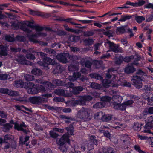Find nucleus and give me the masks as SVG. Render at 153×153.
<instances>
[{"label":"nucleus","mask_w":153,"mask_h":153,"mask_svg":"<svg viewBox=\"0 0 153 153\" xmlns=\"http://www.w3.org/2000/svg\"><path fill=\"white\" fill-rule=\"evenodd\" d=\"M45 51L47 53L52 56H56V51L54 49L51 48H45Z\"/></svg>","instance_id":"a878e982"},{"label":"nucleus","mask_w":153,"mask_h":153,"mask_svg":"<svg viewBox=\"0 0 153 153\" xmlns=\"http://www.w3.org/2000/svg\"><path fill=\"white\" fill-rule=\"evenodd\" d=\"M131 18V16L130 15H126L125 16H122L120 19L119 20V21L121 22H124L127 20L130 19Z\"/></svg>","instance_id":"79ce46f5"},{"label":"nucleus","mask_w":153,"mask_h":153,"mask_svg":"<svg viewBox=\"0 0 153 153\" xmlns=\"http://www.w3.org/2000/svg\"><path fill=\"white\" fill-rule=\"evenodd\" d=\"M124 70L126 73L130 74L135 72L136 69L133 64H128L125 67Z\"/></svg>","instance_id":"ddd939ff"},{"label":"nucleus","mask_w":153,"mask_h":153,"mask_svg":"<svg viewBox=\"0 0 153 153\" xmlns=\"http://www.w3.org/2000/svg\"><path fill=\"white\" fill-rule=\"evenodd\" d=\"M18 61L21 64H23L25 61H26L24 55H20L18 56Z\"/></svg>","instance_id":"58836bf2"},{"label":"nucleus","mask_w":153,"mask_h":153,"mask_svg":"<svg viewBox=\"0 0 153 153\" xmlns=\"http://www.w3.org/2000/svg\"><path fill=\"white\" fill-rule=\"evenodd\" d=\"M90 76L91 78L97 80H102L103 79L102 77L99 74L91 73L90 74Z\"/></svg>","instance_id":"393cba45"},{"label":"nucleus","mask_w":153,"mask_h":153,"mask_svg":"<svg viewBox=\"0 0 153 153\" xmlns=\"http://www.w3.org/2000/svg\"><path fill=\"white\" fill-rule=\"evenodd\" d=\"M29 136H26L24 139L23 137H19V144L22 145L25 144L26 146H28V143L27 142L29 140Z\"/></svg>","instance_id":"412c9836"},{"label":"nucleus","mask_w":153,"mask_h":153,"mask_svg":"<svg viewBox=\"0 0 153 153\" xmlns=\"http://www.w3.org/2000/svg\"><path fill=\"white\" fill-rule=\"evenodd\" d=\"M134 56L133 55L129 56H126L125 57H123L124 61L125 62H129L131 61L132 59L134 58Z\"/></svg>","instance_id":"052dcab7"},{"label":"nucleus","mask_w":153,"mask_h":153,"mask_svg":"<svg viewBox=\"0 0 153 153\" xmlns=\"http://www.w3.org/2000/svg\"><path fill=\"white\" fill-rule=\"evenodd\" d=\"M71 127H67L66 128L68 134L72 135L74 131V128L73 127L71 124L70 125Z\"/></svg>","instance_id":"c03bdc74"},{"label":"nucleus","mask_w":153,"mask_h":153,"mask_svg":"<svg viewBox=\"0 0 153 153\" xmlns=\"http://www.w3.org/2000/svg\"><path fill=\"white\" fill-rule=\"evenodd\" d=\"M52 83L56 86H61L62 85V82L60 80L55 79L52 80Z\"/></svg>","instance_id":"473e14b6"},{"label":"nucleus","mask_w":153,"mask_h":153,"mask_svg":"<svg viewBox=\"0 0 153 153\" xmlns=\"http://www.w3.org/2000/svg\"><path fill=\"white\" fill-rule=\"evenodd\" d=\"M100 132L103 133L104 136L106 138L110 139L111 137V134L107 131H104L102 130L100 131Z\"/></svg>","instance_id":"864d4df0"},{"label":"nucleus","mask_w":153,"mask_h":153,"mask_svg":"<svg viewBox=\"0 0 153 153\" xmlns=\"http://www.w3.org/2000/svg\"><path fill=\"white\" fill-rule=\"evenodd\" d=\"M5 39L8 42H13L15 41L14 38L9 35H7L5 36Z\"/></svg>","instance_id":"603ef678"},{"label":"nucleus","mask_w":153,"mask_h":153,"mask_svg":"<svg viewBox=\"0 0 153 153\" xmlns=\"http://www.w3.org/2000/svg\"><path fill=\"white\" fill-rule=\"evenodd\" d=\"M121 140L122 142V144L124 146L123 149H126L128 148L131 144L130 138L126 135H123L121 138Z\"/></svg>","instance_id":"6e6552de"},{"label":"nucleus","mask_w":153,"mask_h":153,"mask_svg":"<svg viewBox=\"0 0 153 153\" xmlns=\"http://www.w3.org/2000/svg\"><path fill=\"white\" fill-rule=\"evenodd\" d=\"M53 100L57 102H62L64 101V99L60 97H56L53 99Z\"/></svg>","instance_id":"338daca9"},{"label":"nucleus","mask_w":153,"mask_h":153,"mask_svg":"<svg viewBox=\"0 0 153 153\" xmlns=\"http://www.w3.org/2000/svg\"><path fill=\"white\" fill-rule=\"evenodd\" d=\"M64 68L59 63L56 64V67L54 71L55 74L61 73L64 70Z\"/></svg>","instance_id":"aec40b11"},{"label":"nucleus","mask_w":153,"mask_h":153,"mask_svg":"<svg viewBox=\"0 0 153 153\" xmlns=\"http://www.w3.org/2000/svg\"><path fill=\"white\" fill-rule=\"evenodd\" d=\"M65 29L67 31L71 32L76 33V31L75 30L72 28H69L68 25H64Z\"/></svg>","instance_id":"e2e57ef3"},{"label":"nucleus","mask_w":153,"mask_h":153,"mask_svg":"<svg viewBox=\"0 0 153 153\" xmlns=\"http://www.w3.org/2000/svg\"><path fill=\"white\" fill-rule=\"evenodd\" d=\"M125 27V26H121L117 27L116 30V33L118 35L124 33L126 32Z\"/></svg>","instance_id":"6ab92c4d"},{"label":"nucleus","mask_w":153,"mask_h":153,"mask_svg":"<svg viewBox=\"0 0 153 153\" xmlns=\"http://www.w3.org/2000/svg\"><path fill=\"white\" fill-rule=\"evenodd\" d=\"M16 40L21 42H25L26 41L25 37L24 36H17L16 37Z\"/></svg>","instance_id":"13d9d810"},{"label":"nucleus","mask_w":153,"mask_h":153,"mask_svg":"<svg viewBox=\"0 0 153 153\" xmlns=\"http://www.w3.org/2000/svg\"><path fill=\"white\" fill-rule=\"evenodd\" d=\"M69 56V53H63L57 55L56 56V58L60 62L63 63H66L68 62L67 58Z\"/></svg>","instance_id":"9b49d317"},{"label":"nucleus","mask_w":153,"mask_h":153,"mask_svg":"<svg viewBox=\"0 0 153 153\" xmlns=\"http://www.w3.org/2000/svg\"><path fill=\"white\" fill-rule=\"evenodd\" d=\"M37 55L38 56H40L43 59V61L44 60V58L46 57L47 56V54H45L42 52H37Z\"/></svg>","instance_id":"680f3d73"},{"label":"nucleus","mask_w":153,"mask_h":153,"mask_svg":"<svg viewBox=\"0 0 153 153\" xmlns=\"http://www.w3.org/2000/svg\"><path fill=\"white\" fill-rule=\"evenodd\" d=\"M81 76V74L79 72H74L73 74L72 78L74 80H76L79 78Z\"/></svg>","instance_id":"8fccbe9b"},{"label":"nucleus","mask_w":153,"mask_h":153,"mask_svg":"<svg viewBox=\"0 0 153 153\" xmlns=\"http://www.w3.org/2000/svg\"><path fill=\"white\" fill-rule=\"evenodd\" d=\"M66 142L69 144L70 143V140L68 138V135L67 134H64L59 140L58 143L59 145H63Z\"/></svg>","instance_id":"4468645a"},{"label":"nucleus","mask_w":153,"mask_h":153,"mask_svg":"<svg viewBox=\"0 0 153 153\" xmlns=\"http://www.w3.org/2000/svg\"><path fill=\"white\" fill-rule=\"evenodd\" d=\"M90 86L91 88L95 89H99L100 88V85L95 82L91 83Z\"/></svg>","instance_id":"4d7b16f0"},{"label":"nucleus","mask_w":153,"mask_h":153,"mask_svg":"<svg viewBox=\"0 0 153 153\" xmlns=\"http://www.w3.org/2000/svg\"><path fill=\"white\" fill-rule=\"evenodd\" d=\"M39 153H53L52 150L49 148H45L41 150Z\"/></svg>","instance_id":"09e8293b"},{"label":"nucleus","mask_w":153,"mask_h":153,"mask_svg":"<svg viewBox=\"0 0 153 153\" xmlns=\"http://www.w3.org/2000/svg\"><path fill=\"white\" fill-rule=\"evenodd\" d=\"M110 49L111 51L115 53H122L123 50L120 47H119L118 45H117L110 41L108 42Z\"/></svg>","instance_id":"0eeeda50"},{"label":"nucleus","mask_w":153,"mask_h":153,"mask_svg":"<svg viewBox=\"0 0 153 153\" xmlns=\"http://www.w3.org/2000/svg\"><path fill=\"white\" fill-rule=\"evenodd\" d=\"M94 34V31L93 30L85 31L84 32V36L86 37H89L92 36Z\"/></svg>","instance_id":"5fc2aeb1"},{"label":"nucleus","mask_w":153,"mask_h":153,"mask_svg":"<svg viewBox=\"0 0 153 153\" xmlns=\"http://www.w3.org/2000/svg\"><path fill=\"white\" fill-rule=\"evenodd\" d=\"M10 128H12V126L9 123H6L3 125V131L7 132L8 131Z\"/></svg>","instance_id":"de8ad7c7"},{"label":"nucleus","mask_w":153,"mask_h":153,"mask_svg":"<svg viewBox=\"0 0 153 153\" xmlns=\"http://www.w3.org/2000/svg\"><path fill=\"white\" fill-rule=\"evenodd\" d=\"M90 142L96 145H98L99 143V140L96 139L95 136L94 135H92L90 137Z\"/></svg>","instance_id":"2f4dec72"},{"label":"nucleus","mask_w":153,"mask_h":153,"mask_svg":"<svg viewBox=\"0 0 153 153\" xmlns=\"http://www.w3.org/2000/svg\"><path fill=\"white\" fill-rule=\"evenodd\" d=\"M77 117L81 119H82L85 121L89 120L91 118L90 116V113L87 109H81L78 111Z\"/></svg>","instance_id":"7ed1b4c3"},{"label":"nucleus","mask_w":153,"mask_h":153,"mask_svg":"<svg viewBox=\"0 0 153 153\" xmlns=\"http://www.w3.org/2000/svg\"><path fill=\"white\" fill-rule=\"evenodd\" d=\"M83 90V88L81 86H76L73 88V92L74 94L77 95Z\"/></svg>","instance_id":"bb28decb"},{"label":"nucleus","mask_w":153,"mask_h":153,"mask_svg":"<svg viewBox=\"0 0 153 153\" xmlns=\"http://www.w3.org/2000/svg\"><path fill=\"white\" fill-rule=\"evenodd\" d=\"M14 86L17 88H21L24 87V82L21 79L15 81L14 82Z\"/></svg>","instance_id":"5701e85b"},{"label":"nucleus","mask_w":153,"mask_h":153,"mask_svg":"<svg viewBox=\"0 0 153 153\" xmlns=\"http://www.w3.org/2000/svg\"><path fill=\"white\" fill-rule=\"evenodd\" d=\"M0 93L6 95L7 94L8 96H19L18 91L10 90L7 88H0Z\"/></svg>","instance_id":"1a4fd4ad"},{"label":"nucleus","mask_w":153,"mask_h":153,"mask_svg":"<svg viewBox=\"0 0 153 153\" xmlns=\"http://www.w3.org/2000/svg\"><path fill=\"white\" fill-rule=\"evenodd\" d=\"M142 124H139L137 122L134 123L133 126L134 129L137 131H139L141 129V126Z\"/></svg>","instance_id":"c756f323"},{"label":"nucleus","mask_w":153,"mask_h":153,"mask_svg":"<svg viewBox=\"0 0 153 153\" xmlns=\"http://www.w3.org/2000/svg\"><path fill=\"white\" fill-rule=\"evenodd\" d=\"M24 77L25 80L27 81H31L34 79V76L32 75L26 74L24 75Z\"/></svg>","instance_id":"ea45409f"},{"label":"nucleus","mask_w":153,"mask_h":153,"mask_svg":"<svg viewBox=\"0 0 153 153\" xmlns=\"http://www.w3.org/2000/svg\"><path fill=\"white\" fill-rule=\"evenodd\" d=\"M101 100L106 102H110L111 100L114 102H120L123 98L122 96H112V97L110 96H102L100 97Z\"/></svg>","instance_id":"20e7f679"},{"label":"nucleus","mask_w":153,"mask_h":153,"mask_svg":"<svg viewBox=\"0 0 153 153\" xmlns=\"http://www.w3.org/2000/svg\"><path fill=\"white\" fill-rule=\"evenodd\" d=\"M32 74L37 76H39L42 75V71L40 69L37 68H35L32 69L31 71Z\"/></svg>","instance_id":"b1692460"},{"label":"nucleus","mask_w":153,"mask_h":153,"mask_svg":"<svg viewBox=\"0 0 153 153\" xmlns=\"http://www.w3.org/2000/svg\"><path fill=\"white\" fill-rule=\"evenodd\" d=\"M29 101L33 104H38L40 103L45 102V100L39 96H33L29 98Z\"/></svg>","instance_id":"9d476101"},{"label":"nucleus","mask_w":153,"mask_h":153,"mask_svg":"<svg viewBox=\"0 0 153 153\" xmlns=\"http://www.w3.org/2000/svg\"><path fill=\"white\" fill-rule=\"evenodd\" d=\"M134 149L139 153H148V152L143 151L141 149L140 147L138 145H135L134 147Z\"/></svg>","instance_id":"37998d69"},{"label":"nucleus","mask_w":153,"mask_h":153,"mask_svg":"<svg viewBox=\"0 0 153 153\" xmlns=\"http://www.w3.org/2000/svg\"><path fill=\"white\" fill-rule=\"evenodd\" d=\"M35 82L41 84L45 85L47 91L53 90L55 88V86L53 83L47 81H44L42 79H36L34 80Z\"/></svg>","instance_id":"39448f33"},{"label":"nucleus","mask_w":153,"mask_h":153,"mask_svg":"<svg viewBox=\"0 0 153 153\" xmlns=\"http://www.w3.org/2000/svg\"><path fill=\"white\" fill-rule=\"evenodd\" d=\"M26 57L28 59L32 60H34L36 58L34 55L31 53L26 54Z\"/></svg>","instance_id":"bf43d9fd"},{"label":"nucleus","mask_w":153,"mask_h":153,"mask_svg":"<svg viewBox=\"0 0 153 153\" xmlns=\"http://www.w3.org/2000/svg\"><path fill=\"white\" fill-rule=\"evenodd\" d=\"M111 118L112 117L111 115L106 114L102 115L101 119H102L103 121L107 122L111 120Z\"/></svg>","instance_id":"f704fd0d"},{"label":"nucleus","mask_w":153,"mask_h":153,"mask_svg":"<svg viewBox=\"0 0 153 153\" xmlns=\"http://www.w3.org/2000/svg\"><path fill=\"white\" fill-rule=\"evenodd\" d=\"M93 42V40L91 39H85L83 40V42L86 45H91Z\"/></svg>","instance_id":"a18cd8bd"},{"label":"nucleus","mask_w":153,"mask_h":153,"mask_svg":"<svg viewBox=\"0 0 153 153\" xmlns=\"http://www.w3.org/2000/svg\"><path fill=\"white\" fill-rule=\"evenodd\" d=\"M153 128V123H147L145 124L144 128L146 129H149Z\"/></svg>","instance_id":"774afa93"},{"label":"nucleus","mask_w":153,"mask_h":153,"mask_svg":"<svg viewBox=\"0 0 153 153\" xmlns=\"http://www.w3.org/2000/svg\"><path fill=\"white\" fill-rule=\"evenodd\" d=\"M144 72L141 69H139L136 73V75L133 76L132 78L131 81L133 85L136 88L139 89L142 87V81L143 78V75Z\"/></svg>","instance_id":"f257e3e1"},{"label":"nucleus","mask_w":153,"mask_h":153,"mask_svg":"<svg viewBox=\"0 0 153 153\" xmlns=\"http://www.w3.org/2000/svg\"><path fill=\"white\" fill-rule=\"evenodd\" d=\"M135 20L139 24L141 23L143 21L145 20V17L143 16H137L135 17Z\"/></svg>","instance_id":"e433bc0d"},{"label":"nucleus","mask_w":153,"mask_h":153,"mask_svg":"<svg viewBox=\"0 0 153 153\" xmlns=\"http://www.w3.org/2000/svg\"><path fill=\"white\" fill-rule=\"evenodd\" d=\"M49 134L50 136L54 138H56L58 136V135L53 131H50Z\"/></svg>","instance_id":"0e129e2a"},{"label":"nucleus","mask_w":153,"mask_h":153,"mask_svg":"<svg viewBox=\"0 0 153 153\" xmlns=\"http://www.w3.org/2000/svg\"><path fill=\"white\" fill-rule=\"evenodd\" d=\"M102 86L105 88H107L109 86V84H110L111 83V81L107 79H102Z\"/></svg>","instance_id":"7c9ffc66"},{"label":"nucleus","mask_w":153,"mask_h":153,"mask_svg":"<svg viewBox=\"0 0 153 153\" xmlns=\"http://www.w3.org/2000/svg\"><path fill=\"white\" fill-rule=\"evenodd\" d=\"M78 100H73L71 103L73 106H75L77 105H84L85 102L91 100L93 98L91 96H78Z\"/></svg>","instance_id":"f03ea898"},{"label":"nucleus","mask_w":153,"mask_h":153,"mask_svg":"<svg viewBox=\"0 0 153 153\" xmlns=\"http://www.w3.org/2000/svg\"><path fill=\"white\" fill-rule=\"evenodd\" d=\"M79 39V37L76 36H71L69 38L70 41L72 42H76Z\"/></svg>","instance_id":"69168bd1"},{"label":"nucleus","mask_w":153,"mask_h":153,"mask_svg":"<svg viewBox=\"0 0 153 153\" xmlns=\"http://www.w3.org/2000/svg\"><path fill=\"white\" fill-rule=\"evenodd\" d=\"M145 1L143 0H139L138 2L135 3V7L142 6L145 4Z\"/></svg>","instance_id":"3c124183"},{"label":"nucleus","mask_w":153,"mask_h":153,"mask_svg":"<svg viewBox=\"0 0 153 153\" xmlns=\"http://www.w3.org/2000/svg\"><path fill=\"white\" fill-rule=\"evenodd\" d=\"M126 5H129L131 6H133L134 7H135V3L131 2L129 1H127L126 3L123 5V6L120 7H118V8L120 9H123V8H128L129 7L128 6H126Z\"/></svg>","instance_id":"cd10ccee"},{"label":"nucleus","mask_w":153,"mask_h":153,"mask_svg":"<svg viewBox=\"0 0 153 153\" xmlns=\"http://www.w3.org/2000/svg\"><path fill=\"white\" fill-rule=\"evenodd\" d=\"M27 127V126L25 125L24 122H22V123L19 124L17 123H16L14 124V128L18 131L19 129L23 128V127L26 128Z\"/></svg>","instance_id":"c85d7f7f"},{"label":"nucleus","mask_w":153,"mask_h":153,"mask_svg":"<svg viewBox=\"0 0 153 153\" xmlns=\"http://www.w3.org/2000/svg\"><path fill=\"white\" fill-rule=\"evenodd\" d=\"M148 113L151 114H153V107H150L148 109V111L145 110L143 113L142 114L144 117Z\"/></svg>","instance_id":"c9c22d12"},{"label":"nucleus","mask_w":153,"mask_h":153,"mask_svg":"<svg viewBox=\"0 0 153 153\" xmlns=\"http://www.w3.org/2000/svg\"><path fill=\"white\" fill-rule=\"evenodd\" d=\"M38 93L41 92L43 93L47 91L45 87L42 85H39L38 84Z\"/></svg>","instance_id":"a19ab883"},{"label":"nucleus","mask_w":153,"mask_h":153,"mask_svg":"<svg viewBox=\"0 0 153 153\" xmlns=\"http://www.w3.org/2000/svg\"><path fill=\"white\" fill-rule=\"evenodd\" d=\"M38 84H35L32 82L27 83V92L29 94H35L38 93Z\"/></svg>","instance_id":"423d86ee"},{"label":"nucleus","mask_w":153,"mask_h":153,"mask_svg":"<svg viewBox=\"0 0 153 153\" xmlns=\"http://www.w3.org/2000/svg\"><path fill=\"white\" fill-rule=\"evenodd\" d=\"M14 100L16 101H19L20 102L24 101L26 102L28 100V99L27 97H16V98H14Z\"/></svg>","instance_id":"6e6d98bb"},{"label":"nucleus","mask_w":153,"mask_h":153,"mask_svg":"<svg viewBox=\"0 0 153 153\" xmlns=\"http://www.w3.org/2000/svg\"><path fill=\"white\" fill-rule=\"evenodd\" d=\"M7 49V46L2 45H0V56H7L8 54Z\"/></svg>","instance_id":"f3484780"},{"label":"nucleus","mask_w":153,"mask_h":153,"mask_svg":"<svg viewBox=\"0 0 153 153\" xmlns=\"http://www.w3.org/2000/svg\"><path fill=\"white\" fill-rule=\"evenodd\" d=\"M98 102L96 103L95 104L93 105V107L96 108H101L104 106L105 104L104 102Z\"/></svg>","instance_id":"4c0bfd02"},{"label":"nucleus","mask_w":153,"mask_h":153,"mask_svg":"<svg viewBox=\"0 0 153 153\" xmlns=\"http://www.w3.org/2000/svg\"><path fill=\"white\" fill-rule=\"evenodd\" d=\"M14 137L10 135L7 134L4 137V140H3V139L1 138L0 139V144H1L2 143H7V140L10 141H13L14 139Z\"/></svg>","instance_id":"dca6fc26"},{"label":"nucleus","mask_w":153,"mask_h":153,"mask_svg":"<svg viewBox=\"0 0 153 153\" xmlns=\"http://www.w3.org/2000/svg\"><path fill=\"white\" fill-rule=\"evenodd\" d=\"M46 64V67H47L48 65H56V62L55 61L50 57L45 58L43 61Z\"/></svg>","instance_id":"a211bd4d"},{"label":"nucleus","mask_w":153,"mask_h":153,"mask_svg":"<svg viewBox=\"0 0 153 153\" xmlns=\"http://www.w3.org/2000/svg\"><path fill=\"white\" fill-rule=\"evenodd\" d=\"M54 93L58 96H68L65 94V90L63 89L58 88L54 90Z\"/></svg>","instance_id":"4be33fe9"},{"label":"nucleus","mask_w":153,"mask_h":153,"mask_svg":"<svg viewBox=\"0 0 153 153\" xmlns=\"http://www.w3.org/2000/svg\"><path fill=\"white\" fill-rule=\"evenodd\" d=\"M46 34L44 33L37 32L34 34H33L29 36V39L30 41L34 43H37L38 41L35 39V37H38L40 36H45Z\"/></svg>","instance_id":"f8f14e48"},{"label":"nucleus","mask_w":153,"mask_h":153,"mask_svg":"<svg viewBox=\"0 0 153 153\" xmlns=\"http://www.w3.org/2000/svg\"><path fill=\"white\" fill-rule=\"evenodd\" d=\"M30 14L34 16L37 15L39 16H43V15L41 13L38 12H36L32 10H30Z\"/></svg>","instance_id":"49530a36"},{"label":"nucleus","mask_w":153,"mask_h":153,"mask_svg":"<svg viewBox=\"0 0 153 153\" xmlns=\"http://www.w3.org/2000/svg\"><path fill=\"white\" fill-rule=\"evenodd\" d=\"M103 152L105 153H114L115 152L114 149L110 147L103 148Z\"/></svg>","instance_id":"72a5a7b5"},{"label":"nucleus","mask_w":153,"mask_h":153,"mask_svg":"<svg viewBox=\"0 0 153 153\" xmlns=\"http://www.w3.org/2000/svg\"><path fill=\"white\" fill-rule=\"evenodd\" d=\"M114 63L117 65H121L124 60L123 56L121 54H117L116 55Z\"/></svg>","instance_id":"2eb2a0df"}]
</instances>
